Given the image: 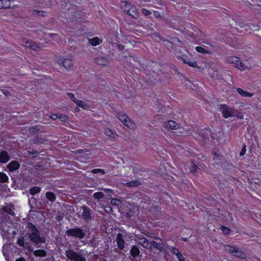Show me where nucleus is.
Instances as JSON below:
<instances>
[{
    "label": "nucleus",
    "mask_w": 261,
    "mask_h": 261,
    "mask_svg": "<svg viewBox=\"0 0 261 261\" xmlns=\"http://www.w3.org/2000/svg\"><path fill=\"white\" fill-rule=\"evenodd\" d=\"M27 229L28 237L32 242L37 244L45 242L44 237L40 234L38 229L32 223L28 224Z\"/></svg>",
    "instance_id": "f257e3e1"
},
{
    "label": "nucleus",
    "mask_w": 261,
    "mask_h": 261,
    "mask_svg": "<svg viewBox=\"0 0 261 261\" xmlns=\"http://www.w3.org/2000/svg\"><path fill=\"white\" fill-rule=\"evenodd\" d=\"M224 249L226 251L232 253L234 256L241 258H245L246 257V254L245 252L240 248L231 246H225Z\"/></svg>",
    "instance_id": "f03ea898"
},
{
    "label": "nucleus",
    "mask_w": 261,
    "mask_h": 261,
    "mask_svg": "<svg viewBox=\"0 0 261 261\" xmlns=\"http://www.w3.org/2000/svg\"><path fill=\"white\" fill-rule=\"evenodd\" d=\"M118 119L129 129H134L136 127L135 124L124 113H120L117 115Z\"/></svg>",
    "instance_id": "7ed1b4c3"
},
{
    "label": "nucleus",
    "mask_w": 261,
    "mask_h": 261,
    "mask_svg": "<svg viewBox=\"0 0 261 261\" xmlns=\"http://www.w3.org/2000/svg\"><path fill=\"white\" fill-rule=\"evenodd\" d=\"M21 42L23 45L35 51H40L42 47L45 46L43 45H40L34 42L28 40L27 39H23Z\"/></svg>",
    "instance_id": "20e7f679"
},
{
    "label": "nucleus",
    "mask_w": 261,
    "mask_h": 261,
    "mask_svg": "<svg viewBox=\"0 0 261 261\" xmlns=\"http://www.w3.org/2000/svg\"><path fill=\"white\" fill-rule=\"evenodd\" d=\"M66 256L70 261H86L85 258L81 254L76 253L73 250L66 251Z\"/></svg>",
    "instance_id": "39448f33"
},
{
    "label": "nucleus",
    "mask_w": 261,
    "mask_h": 261,
    "mask_svg": "<svg viewBox=\"0 0 261 261\" xmlns=\"http://www.w3.org/2000/svg\"><path fill=\"white\" fill-rule=\"evenodd\" d=\"M227 62L229 63L233 64L234 66L241 70H245L249 68V67L245 65L241 62L237 57H229L227 59Z\"/></svg>",
    "instance_id": "423d86ee"
},
{
    "label": "nucleus",
    "mask_w": 261,
    "mask_h": 261,
    "mask_svg": "<svg viewBox=\"0 0 261 261\" xmlns=\"http://www.w3.org/2000/svg\"><path fill=\"white\" fill-rule=\"evenodd\" d=\"M221 111L223 116L225 118L234 117L237 115L236 110L225 105L221 107Z\"/></svg>",
    "instance_id": "0eeeda50"
},
{
    "label": "nucleus",
    "mask_w": 261,
    "mask_h": 261,
    "mask_svg": "<svg viewBox=\"0 0 261 261\" xmlns=\"http://www.w3.org/2000/svg\"><path fill=\"white\" fill-rule=\"evenodd\" d=\"M80 15L81 14L79 13L68 11L65 15V18L67 19V21L69 23L78 22L80 21Z\"/></svg>",
    "instance_id": "6e6552de"
},
{
    "label": "nucleus",
    "mask_w": 261,
    "mask_h": 261,
    "mask_svg": "<svg viewBox=\"0 0 261 261\" xmlns=\"http://www.w3.org/2000/svg\"><path fill=\"white\" fill-rule=\"evenodd\" d=\"M56 62L60 66H63L66 70H69L72 67V61L69 59L60 57L57 59Z\"/></svg>",
    "instance_id": "1a4fd4ad"
},
{
    "label": "nucleus",
    "mask_w": 261,
    "mask_h": 261,
    "mask_svg": "<svg viewBox=\"0 0 261 261\" xmlns=\"http://www.w3.org/2000/svg\"><path fill=\"white\" fill-rule=\"evenodd\" d=\"M69 236L76 237L79 238H83L85 236V232L79 228L69 229L67 231Z\"/></svg>",
    "instance_id": "9d476101"
},
{
    "label": "nucleus",
    "mask_w": 261,
    "mask_h": 261,
    "mask_svg": "<svg viewBox=\"0 0 261 261\" xmlns=\"http://www.w3.org/2000/svg\"><path fill=\"white\" fill-rule=\"evenodd\" d=\"M138 243L143 247L145 248H150V243L144 237H139L137 240Z\"/></svg>",
    "instance_id": "9b49d317"
},
{
    "label": "nucleus",
    "mask_w": 261,
    "mask_h": 261,
    "mask_svg": "<svg viewBox=\"0 0 261 261\" xmlns=\"http://www.w3.org/2000/svg\"><path fill=\"white\" fill-rule=\"evenodd\" d=\"M164 125L165 127L171 129H175L178 127V124L172 120L165 122Z\"/></svg>",
    "instance_id": "f8f14e48"
},
{
    "label": "nucleus",
    "mask_w": 261,
    "mask_h": 261,
    "mask_svg": "<svg viewBox=\"0 0 261 261\" xmlns=\"http://www.w3.org/2000/svg\"><path fill=\"white\" fill-rule=\"evenodd\" d=\"M116 241L118 248L121 250H123L124 248V240L121 234L118 233L117 234Z\"/></svg>",
    "instance_id": "ddd939ff"
},
{
    "label": "nucleus",
    "mask_w": 261,
    "mask_h": 261,
    "mask_svg": "<svg viewBox=\"0 0 261 261\" xmlns=\"http://www.w3.org/2000/svg\"><path fill=\"white\" fill-rule=\"evenodd\" d=\"M125 12L135 18H136L138 16L136 8L134 6H132L130 9H126L125 8Z\"/></svg>",
    "instance_id": "4468645a"
},
{
    "label": "nucleus",
    "mask_w": 261,
    "mask_h": 261,
    "mask_svg": "<svg viewBox=\"0 0 261 261\" xmlns=\"http://www.w3.org/2000/svg\"><path fill=\"white\" fill-rule=\"evenodd\" d=\"M168 249L174 255H176L178 259L182 257V255L181 254V253L179 251V250L176 248L171 246H167Z\"/></svg>",
    "instance_id": "2eb2a0df"
},
{
    "label": "nucleus",
    "mask_w": 261,
    "mask_h": 261,
    "mask_svg": "<svg viewBox=\"0 0 261 261\" xmlns=\"http://www.w3.org/2000/svg\"><path fill=\"white\" fill-rule=\"evenodd\" d=\"M95 62L97 64L102 66H106L109 64V60L106 58L103 57L97 58Z\"/></svg>",
    "instance_id": "dca6fc26"
},
{
    "label": "nucleus",
    "mask_w": 261,
    "mask_h": 261,
    "mask_svg": "<svg viewBox=\"0 0 261 261\" xmlns=\"http://www.w3.org/2000/svg\"><path fill=\"white\" fill-rule=\"evenodd\" d=\"M9 156L6 151H2L0 153V162L6 163L9 160Z\"/></svg>",
    "instance_id": "f3484780"
},
{
    "label": "nucleus",
    "mask_w": 261,
    "mask_h": 261,
    "mask_svg": "<svg viewBox=\"0 0 261 261\" xmlns=\"http://www.w3.org/2000/svg\"><path fill=\"white\" fill-rule=\"evenodd\" d=\"M150 248L151 246H152L154 248L158 249L160 251L165 252V249H164L163 246H162L160 244H159L154 241H151L150 243Z\"/></svg>",
    "instance_id": "a211bd4d"
},
{
    "label": "nucleus",
    "mask_w": 261,
    "mask_h": 261,
    "mask_svg": "<svg viewBox=\"0 0 261 261\" xmlns=\"http://www.w3.org/2000/svg\"><path fill=\"white\" fill-rule=\"evenodd\" d=\"M19 167V164L16 161H12L8 165V168L10 171L15 170L18 169Z\"/></svg>",
    "instance_id": "6ab92c4d"
},
{
    "label": "nucleus",
    "mask_w": 261,
    "mask_h": 261,
    "mask_svg": "<svg viewBox=\"0 0 261 261\" xmlns=\"http://www.w3.org/2000/svg\"><path fill=\"white\" fill-rule=\"evenodd\" d=\"M130 253L133 257H136L140 254V251L137 246H133L130 250Z\"/></svg>",
    "instance_id": "aec40b11"
},
{
    "label": "nucleus",
    "mask_w": 261,
    "mask_h": 261,
    "mask_svg": "<svg viewBox=\"0 0 261 261\" xmlns=\"http://www.w3.org/2000/svg\"><path fill=\"white\" fill-rule=\"evenodd\" d=\"M75 103L79 107L85 110H87L89 108V106L86 102L81 100L77 99Z\"/></svg>",
    "instance_id": "412c9836"
},
{
    "label": "nucleus",
    "mask_w": 261,
    "mask_h": 261,
    "mask_svg": "<svg viewBox=\"0 0 261 261\" xmlns=\"http://www.w3.org/2000/svg\"><path fill=\"white\" fill-rule=\"evenodd\" d=\"M140 184V181L138 180H133L129 182H126L124 185L127 187H135Z\"/></svg>",
    "instance_id": "4be33fe9"
},
{
    "label": "nucleus",
    "mask_w": 261,
    "mask_h": 261,
    "mask_svg": "<svg viewBox=\"0 0 261 261\" xmlns=\"http://www.w3.org/2000/svg\"><path fill=\"white\" fill-rule=\"evenodd\" d=\"M10 6V0H0V9H6Z\"/></svg>",
    "instance_id": "5701e85b"
},
{
    "label": "nucleus",
    "mask_w": 261,
    "mask_h": 261,
    "mask_svg": "<svg viewBox=\"0 0 261 261\" xmlns=\"http://www.w3.org/2000/svg\"><path fill=\"white\" fill-rule=\"evenodd\" d=\"M101 40L98 37H94L93 38L89 39V42L92 46H96L100 44L101 43Z\"/></svg>",
    "instance_id": "b1692460"
},
{
    "label": "nucleus",
    "mask_w": 261,
    "mask_h": 261,
    "mask_svg": "<svg viewBox=\"0 0 261 261\" xmlns=\"http://www.w3.org/2000/svg\"><path fill=\"white\" fill-rule=\"evenodd\" d=\"M83 217L85 219H89L90 217V212L88 208L86 206H83Z\"/></svg>",
    "instance_id": "393cba45"
},
{
    "label": "nucleus",
    "mask_w": 261,
    "mask_h": 261,
    "mask_svg": "<svg viewBox=\"0 0 261 261\" xmlns=\"http://www.w3.org/2000/svg\"><path fill=\"white\" fill-rule=\"evenodd\" d=\"M104 133L106 135L113 138H115L117 136V134L115 132L109 128L106 129Z\"/></svg>",
    "instance_id": "a878e982"
},
{
    "label": "nucleus",
    "mask_w": 261,
    "mask_h": 261,
    "mask_svg": "<svg viewBox=\"0 0 261 261\" xmlns=\"http://www.w3.org/2000/svg\"><path fill=\"white\" fill-rule=\"evenodd\" d=\"M46 254V252L44 250L39 249L34 251V255L36 256L44 257Z\"/></svg>",
    "instance_id": "bb28decb"
},
{
    "label": "nucleus",
    "mask_w": 261,
    "mask_h": 261,
    "mask_svg": "<svg viewBox=\"0 0 261 261\" xmlns=\"http://www.w3.org/2000/svg\"><path fill=\"white\" fill-rule=\"evenodd\" d=\"M237 91L238 92V93L241 95L242 96H245V97H251L252 96V94H251V93H248V92L247 91H244L243 90H242V89L241 88H238L237 89Z\"/></svg>",
    "instance_id": "cd10ccee"
},
{
    "label": "nucleus",
    "mask_w": 261,
    "mask_h": 261,
    "mask_svg": "<svg viewBox=\"0 0 261 261\" xmlns=\"http://www.w3.org/2000/svg\"><path fill=\"white\" fill-rule=\"evenodd\" d=\"M46 197L50 201H54L56 199L55 195L53 193L50 192L46 193Z\"/></svg>",
    "instance_id": "c85d7f7f"
},
{
    "label": "nucleus",
    "mask_w": 261,
    "mask_h": 261,
    "mask_svg": "<svg viewBox=\"0 0 261 261\" xmlns=\"http://www.w3.org/2000/svg\"><path fill=\"white\" fill-rule=\"evenodd\" d=\"M40 191V188L38 187H34L30 189V194L31 195H35L38 193Z\"/></svg>",
    "instance_id": "c756f323"
},
{
    "label": "nucleus",
    "mask_w": 261,
    "mask_h": 261,
    "mask_svg": "<svg viewBox=\"0 0 261 261\" xmlns=\"http://www.w3.org/2000/svg\"><path fill=\"white\" fill-rule=\"evenodd\" d=\"M121 6L124 12H125V8L126 9H130L132 7L131 5L126 2H122L121 3Z\"/></svg>",
    "instance_id": "7c9ffc66"
},
{
    "label": "nucleus",
    "mask_w": 261,
    "mask_h": 261,
    "mask_svg": "<svg viewBox=\"0 0 261 261\" xmlns=\"http://www.w3.org/2000/svg\"><path fill=\"white\" fill-rule=\"evenodd\" d=\"M111 203L113 205L118 206L121 204V201L119 199L113 198L111 199Z\"/></svg>",
    "instance_id": "2f4dec72"
},
{
    "label": "nucleus",
    "mask_w": 261,
    "mask_h": 261,
    "mask_svg": "<svg viewBox=\"0 0 261 261\" xmlns=\"http://www.w3.org/2000/svg\"><path fill=\"white\" fill-rule=\"evenodd\" d=\"M8 179V177L6 174L0 172V182H5Z\"/></svg>",
    "instance_id": "473e14b6"
},
{
    "label": "nucleus",
    "mask_w": 261,
    "mask_h": 261,
    "mask_svg": "<svg viewBox=\"0 0 261 261\" xmlns=\"http://www.w3.org/2000/svg\"><path fill=\"white\" fill-rule=\"evenodd\" d=\"M183 60V62L187 64L189 66L193 67H197V63L195 61H187L186 60L182 59Z\"/></svg>",
    "instance_id": "72a5a7b5"
},
{
    "label": "nucleus",
    "mask_w": 261,
    "mask_h": 261,
    "mask_svg": "<svg viewBox=\"0 0 261 261\" xmlns=\"http://www.w3.org/2000/svg\"><path fill=\"white\" fill-rule=\"evenodd\" d=\"M93 196L96 199H100L104 197V194L101 192H98L94 193Z\"/></svg>",
    "instance_id": "f704fd0d"
},
{
    "label": "nucleus",
    "mask_w": 261,
    "mask_h": 261,
    "mask_svg": "<svg viewBox=\"0 0 261 261\" xmlns=\"http://www.w3.org/2000/svg\"><path fill=\"white\" fill-rule=\"evenodd\" d=\"M221 230L225 234H229L230 232V229L225 226L221 227Z\"/></svg>",
    "instance_id": "c9c22d12"
},
{
    "label": "nucleus",
    "mask_w": 261,
    "mask_h": 261,
    "mask_svg": "<svg viewBox=\"0 0 261 261\" xmlns=\"http://www.w3.org/2000/svg\"><path fill=\"white\" fill-rule=\"evenodd\" d=\"M33 14L34 15H38L41 16H45V12L42 11L33 10Z\"/></svg>",
    "instance_id": "e433bc0d"
},
{
    "label": "nucleus",
    "mask_w": 261,
    "mask_h": 261,
    "mask_svg": "<svg viewBox=\"0 0 261 261\" xmlns=\"http://www.w3.org/2000/svg\"><path fill=\"white\" fill-rule=\"evenodd\" d=\"M58 119H60L62 121H66L67 120V117L65 115L58 114Z\"/></svg>",
    "instance_id": "4c0bfd02"
},
{
    "label": "nucleus",
    "mask_w": 261,
    "mask_h": 261,
    "mask_svg": "<svg viewBox=\"0 0 261 261\" xmlns=\"http://www.w3.org/2000/svg\"><path fill=\"white\" fill-rule=\"evenodd\" d=\"M196 50L199 52V53H206V50L202 47H200V46H197L196 47Z\"/></svg>",
    "instance_id": "58836bf2"
},
{
    "label": "nucleus",
    "mask_w": 261,
    "mask_h": 261,
    "mask_svg": "<svg viewBox=\"0 0 261 261\" xmlns=\"http://www.w3.org/2000/svg\"><path fill=\"white\" fill-rule=\"evenodd\" d=\"M67 95L69 98H70L73 101L75 102V101H76L77 99H76L74 97V95L72 93H67Z\"/></svg>",
    "instance_id": "ea45409f"
},
{
    "label": "nucleus",
    "mask_w": 261,
    "mask_h": 261,
    "mask_svg": "<svg viewBox=\"0 0 261 261\" xmlns=\"http://www.w3.org/2000/svg\"><path fill=\"white\" fill-rule=\"evenodd\" d=\"M92 173H97L98 172H101L102 174H104L105 172L103 170L100 169H94L92 170Z\"/></svg>",
    "instance_id": "a19ab883"
},
{
    "label": "nucleus",
    "mask_w": 261,
    "mask_h": 261,
    "mask_svg": "<svg viewBox=\"0 0 261 261\" xmlns=\"http://www.w3.org/2000/svg\"><path fill=\"white\" fill-rule=\"evenodd\" d=\"M142 12L146 16L149 15L151 14L150 11L146 9H143Z\"/></svg>",
    "instance_id": "79ce46f5"
},
{
    "label": "nucleus",
    "mask_w": 261,
    "mask_h": 261,
    "mask_svg": "<svg viewBox=\"0 0 261 261\" xmlns=\"http://www.w3.org/2000/svg\"><path fill=\"white\" fill-rule=\"evenodd\" d=\"M245 152H246V147H245V146H244L242 148L241 151L240 152V155L243 156L245 154Z\"/></svg>",
    "instance_id": "37998d69"
},
{
    "label": "nucleus",
    "mask_w": 261,
    "mask_h": 261,
    "mask_svg": "<svg viewBox=\"0 0 261 261\" xmlns=\"http://www.w3.org/2000/svg\"><path fill=\"white\" fill-rule=\"evenodd\" d=\"M50 117L53 119H58V114H52Z\"/></svg>",
    "instance_id": "c03bdc74"
},
{
    "label": "nucleus",
    "mask_w": 261,
    "mask_h": 261,
    "mask_svg": "<svg viewBox=\"0 0 261 261\" xmlns=\"http://www.w3.org/2000/svg\"><path fill=\"white\" fill-rule=\"evenodd\" d=\"M196 166L195 165H192V169L190 170L191 172H194L196 171Z\"/></svg>",
    "instance_id": "a18cd8bd"
},
{
    "label": "nucleus",
    "mask_w": 261,
    "mask_h": 261,
    "mask_svg": "<svg viewBox=\"0 0 261 261\" xmlns=\"http://www.w3.org/2000/svg\"><path fill=\"white\" fill-rule=\"evenodd\" d=\"M2 92H3V94H4L5 95H9V92L7 90H2Z\"/></svg>",
    "instance_id": "49530a36"
},
{
    "label": "nucleus",
    "mask_w": 261,
    "mask_h": 261,
    "mask_svg": "<svg viewBox=\"0 0 261 261\" xmlns=\"http://www.w3.org/2000/svg\"><path fill=\"white\" fill-rule=\"evenodd\" d=\"M18 243L20 246L23 245V242L22 240H18Z\"/></svg>",
    "instance_id": "de8ad7c7"
},
{
    "label": "nucleus",
    "mask_w": 261,
    "mask_h": 261,
    "mask_svg": "<svg viewBox=\"0 0 261 261\" xmlns=\"http://www.w3.org/2000/svg\"><path fill=\"white\" fill-rule=\"evenodd\" d=\"M118 47L120 50H123L124 49V46L122 45H119Z\"/></svg>",
    "instance_id": "09e8293b"
},
{
    "label": "nucleus",
    "mask_w": 261,
    "mask_h": 261,
    "mask_svg": "<svg viewBox=\"0 0 261 261\" xmlns=\"http://www.w3.org/2000/svg\"><path fill=\"white\" fill-rule=\"evenodd\" d=\"M178 261H186L184 257L182 256V257H180L178 259Z\"/></svg>",
    "instance_id": "8fccbe9b"
},
{
    "label": "nucleus",
    "mask_w": 261,
    "mask_h": 261,
    "mask_svg": "<svg viewBox=\"0 0 261 261\" xmlns=\"http://www.w3.org/2000/svg\"><path fill=\"white\" fill-rule=\"evenodd\" d=\"M16 261H25V259L23 258H19L16 260Z\"/></svg>",
    "instance_id": "3c124183"
},
{
    "label": "nucleus",
    "mask_w": 261,
    "mask_h": 261,
    "mask_svg": "<svg viewBox=\"0 0 261 261\" xmlns=\"http://www.w3.org/2000/svg\"><path fill=\"white\" fill-rule=\"evenodd\" d=\"M43 261H54V258L46 259Z\"/></svg>",
    "instance_id": "603ef678"
},
{
    "label": "nucleus",
    "mask_w": 261,
    "mask_h": 261,
    "mask_svg": "<svg viewBox=\"0 0 261 261\" xmlns=\"http://www.w3.org/2000/svg\"><path fill=\"white\" fill-rule=\"evenodd\" d=\"M32 153V154H36V153H37V152H33V153Z\"/></svg>",
    "instance_id": "864d4df0"
},
{
    "label": "nucleus",
    "mask_w": 261,
    "mask_h": 261,
    "mask_svg": "<svg viewBox=\"0 0 261 261\" xmlns=\"http://www.w3.org/2000/svg\"><path fill=\"white\" fill-rule=\"evenodd\" d=\"M251 26L252 27H254V28L255 27V26L254 25H252L251 24Z\"/></svg>",
    "instance_id": "5fc2aeb1"
},
{
    "label": "nucleus",
    "mask_w": 261,
    "mask_h": 261,
    "mask_svg": "<svg viewBox=\"0 0 261 261\" xmlns=\"http://www.w3.org/2000/svg\"><path fill=\"white\" fill-rule=\"evenodd\" d=\"M9 213L10 214V215H12L13 212H11V213Z\"/></svg>",
    "instance_id": "6e6d98bb"
},
{
    "label": "nucleus",
    "mask_w": 261,
    "mask_h": 261,
    "mask_svg": "<svg viewBox=\"0 0 261 261\" xmlns=\"http://www.w3.org/2000/svg\"><path fill=\"white\" fill-rule=\"evenodd\" d=\"M4 230H5V231H8V229H7V230H6V229H5L4 228Z\"/></svg>",
    "instance_id": "4d7b16f0"
},
{
    "label": "nucleus",
    "mask_w": 261,
    "mask_h": 261,
    "mask_svg": "<svg viewBox=\"0 0 261 261\" xmlns=\"http://www.w3.org/2000/svg\"><path fill=\"white\" fill-rule=\"evenodd\" d=\"M103 261H106V260H103Z\"/></svg>",
    "instance_id": "13d9d810"
}]
</instances>
